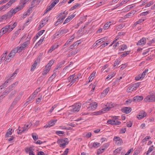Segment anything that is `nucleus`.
<instances>
[{"label": "nucleus", "mask_w": 155, "mask_h": 155, "mask_svg": "<svg viewBox=\"0 0 155 155\" xmlns=\"http://www.w3.org/2000/svg\"><path fill=\"white\" fill-rule=\"evenodd\" d=\"M75 16L74 15H71L69 16L67 18H66L64 23V24L68 23Z\"/></svg>", "instance_id": "obj_20"}, {"label": "nucleus", "mask_w": 155, "mask_h": 155, "mask_svg": "<svg viewBox=\"0 0 155 155\" xmlns=\"http://www.w3.org/2000/svg\"><path fill=\"white\" fill-rule=\"evenodd\" d=\"M58 18V20L54 24L55 26H57L60 23L62 22V21H63L62 19H61L60 18Z\"/></svg>", "instance_id": "obj_40"}, {"label": "nucleus", "mask_w": 155, "mask_h": 155, "mask_svg": "<svg viewBox=\"0 0 155 155\" xmlns=\"http://www.w3.org/2000/svg\"><path fill=\"white\" fill-rule=\"evenodd\" d=\"M30 42L29 40H27L24 42L20 47H18L19 52L27 47L30 44Z\"/></svg>", "instance_id": "obj_10"}, {"label": "nucleus", "mask_w": 155, "mask_h": 155, "mask_svg": "<svg viewBox=\"0 0 155 155\" xmlns=\"http://www.w3.org/2000/svg\"><path fill=\"white\" fill-rule=\"evenodd\" d=\"M13 14L12 13V11L10 10V11L9 12H8L7 14L5 15H6L8 18H10L12 17Z\"/></svg>", "instance_id": "obj_43"}, {"label": "nucleus", "mask_w": 155, "mask_h": 155, "mask_svg": "<svg viewBox=\"0 0 155 155\" xmlns=\"http://www.w3.org/2000/svg\"><path fill=\"white\" fill-rule=\"evenodd\" d=\"M111 23L110 21H108L104 25L103 29L105 30L108 29L110 27L111 24H110Z\"/></svg>", "instance_id": "obj_26"}, {"label": "nucleus", "mask_w": 155, "mask_h": 155, "mask_svg": "<svg viewBox=\"0 0 155 155\" xmlns=\"http://www.w3.org/2000/svg\"><path fill=\"white\" fill-rule=\"evenodd\" d=\"M24 6L23 4H21L19 6H18V7L15 8L18 11H19L22 9L24 7Z\"/></svg>", "instance_id": "obj_44"}, {"label": "nucleus", "mask_w": 155, "mask_h": 155, "mask_svg": "<svg viewBox=\"0 0 155 155\" xmlns=\"http://www.w3.org/2000/svg\"><path fill=\"white\" fill-rule=\"evenodd\" d=\"M141 75L139 74L135 77V78L136 80L139 81L140 80H142L143 79L142 77H141Z\"/></svg>", "instance_id": "obj_53"}, {"label": "nucleus", "mask_w": 155, "mask_h": 155, "mask_svg": "<svg viewBox=\"0 0 155 155\" xmlns=\"http://www.w3.org/2000/svg\"><path fill=\"white\" fill-rule=\"evenodd\" d=\"M113 140L115 143L117 145H121L123 143L122 139L119 137L115 136Z\"/></svg>", "instance_id": "obj_7"}, {"label": "nucleus", "mask_w": 155, "mask_h": 155, "mask_svg": "<svg viewBox=\"0 0 155 155\" xmlns=\"http://www.w3.org/2000/svg\"><path fill=\"white\" fill-rule=\"evenodd\" d=\"M40 88H38L32 94V95H33L35 97L38 94V92L40 91L39 90Z\"/></svg>", "instance_id": "obj_49"}, {"label": "nucleus", "mask_w": 155, "mask_h": 155, "mask_svg": "<svg viewBox=\"0 0 155 155\" xmlns=\"http://www.w3.org/2000/svg\"><path fill=\"white\" fill-rule=\"evenodd\" d=\"M30 0H21V3L22 4H23L24 5Z\"/></svg>", "instance_id": "obj_59"}, {"label": "nucleus", "mask_w": 155, "mask_h": 155, "mask_svg": "<svg viewBox=\"0 0 155 155\" xmlns=\"http://www.w3.org/2000/svg\"><path fill=\"white\" fill-rule=\"evenodd\" d=\"M146 43V39L143 38L140 40L137 43V45L139 46H143Z\"/></svg>", "instance_id": "obj_11"}, {"label": "nucleus", "mask_w": 155, "mask_h": 155, "mask_svg": "<svg viewBox=\"0 0 155 155\" xmlns=\"http://www.w3.org/2000/svg\"><path fill=\"white\" fill-rule=\"evenodd\" d=\"M81 106V103H77L70 107V113L71 114L76 113L80 110Z\"/></svg>", "instance_id": "obj_1"}, {"label": "nucleus", "mask_w": 155, "mask_h": 155, "mask_svg": "<svg viewBox=\"0 0 155 155\" xmlns=\"http://www.w3.org/2000/svg\"><path fill=\"white\" fill-rule=\"evenodd\" d=\"M22 92H21L19 93L17 97L15 99V100L13 102L12 104L15 105L16 103L20 100L22 95Z\"/></svg>", "instance_id": "obj_14"}, {"label": "nucleus", "mask_w": 155, "mask_h": 155, "mask_svg": "<svg viewBox=\"0 0 155 155\" xmlns=\"http://www.w3.org/2000/svg\"><path fill=\"white\" fill-rule=\"evenodd\" d=\"M116 74V73L115 72H113L111 73V74L109 75L107 77L106 79L108 80L111 78L112 77H114Z\"/></svg>", "instance_id": "obj_34"}, {"label": "nucleus", "mask_w": 155, "mask_h": 155, "mask_svg": "<svg viewBox=\"0 0 155 155\" xmlns=\"http://www.w3.org/2000/svg\"><path fill=\"white\" fill-rule=\"evenodd\" d=\"M106 107L104 108L106 112L109 111L110 109L114 107V104L112 103H107L106 105Z\"/></svg>", "instance_id": "obj_9"}, {"label": "nucleus", "mask_w": 155, "mask_h": 155, "mask_svg": "<svg viewBox=\"0 0 155 155\" xmlns=\"http://www.w3.org/2000/svg\"><path fill=\"white\" fill-rule=\"evenodd\" d=\"M54 60H52L50 61L49 63L46 66L48 67V68H50V69L51 68V66L52 65L54 62Z\"/></svg>", "instance_id": "obj_37"}, {"label": "nucleus", "mask_w": 155, "mask_h": 155, "mask_svg": "<svg viewBox=\"0 0 155 155\" xmlns=\"http://www.w3.org/2000/svg\"><path fill=\"white\" fill-rule=\"evenodd\" d=\"M154 3V2L153 1H150L146 5V6L150 7V6L153 5Z\"/></svg>", "instance_id": "obj_60"}, {"label": "nucleus", "mask_w": 155, "mask_h": 155, "mask_svg": "<svg viewBox=\"0 0 155 155\" xmlns=\"http://www.w3.org/2000/svg\"><path fill=\"white\" fill-rule=\"evenodd\" d=\"M32 136L33 138V139L36 140L38 139V136L34 135V134H32Z\"/></svg>", "instance_id": "obj_63"}, {"label": "nucleus", "mask_w": 155, "mask_h": 155, "mask_svg": "<svg viewBox=\"0 0 155 155\" xmlns=\"http://www.w3.org/2000/svg\"><path fill=\"white\" fill-rule=\"evenodd\" d=\"M75 77V74H74L70 75V77H69L68 78V80L69 81V82L73 80V79Z\"/></svg>", "instance_id": "obj_48"}, {"label": "nucleus", "mask_w": 155, "mask_h": 155, "mask_svg": "<svg viewBox=\"0 0 155 155\" xmlns=\"http://www.w3.org/2000/svg\"><path fill=\"white\" fill-rule=\"evenodd\" d=\"M59 0H54V2L49 6L48 7L45 12L44 14H46L48 12L51 10L58 2Z\"/></svg>", "instance_id": "obj_6"}, {"label": "nucleus", "mask_w": 155, "mask_h": 155, "mask_svg": "<svg viewBox=\"0 0 155 155\" xmlns=\"http://www.w3.org/2000/svg\"><path fill=\"white\" fill-rule=\"evenodd\" d=\"M30 127L31 125L29 126L28 124H25L22 128V131H27Z\"/></svg>", "instance_id": "obj_36"}, {"label": "nucleus", "mask_w": 155, "mask_h": 155, "mask_svg": "<svg viewBox=\"0 0 155 155\" xmlns=\"http://www.w3.org/2000/svg\"><path fill=\"white\" fill-rule=\"evenodd\" d=\"M120 48L119 49V51L120 52H121L127 48V46L125 45H123L120 46Z\"/></svg>", "instance_id": "obj_29"}, {"label": "nucleus", "mask_w": 155, "mask_h": 155, "mask_svg": "<svg viewBox=\"0 0 155 155\" xmlns=\"http://www.w3.org/2000/svg\"><path fill=\"white\" fill-rule=\"evenodd\" d=\"M41 0H33L31 2L32 6H35V5L38 4L41 2Z\"/></svg>", "instance_id": "obj_28"}, {"label": "nucleus", "mask_w": 155, "mask_h": 155, "mask_svg": "<svg viewBox=\"0 0 155 155\" xmlns=\"http://www.w3.org/2000/svg\"><path fill=\"white\" fill-rule=\"evenodd\" d=\"M18 82H15L13 84L9 86L8 87L10 91H12L13 90L15 86L18 84Z\"/></svg>", "instance_id": "obj_30"}, {"label": "nucleus", "mask_w": 155, "mask_h": 155, "mask_svg": "<svg viewBox=\"0 0 155 155\" xmlns=\"http://www.w3.org/2000/svg\"><path fill=\"white\" fill-rule=\"evenodd\" d=\"M8 80L9 79H8L5 81V82L2 85L4 86L5 87H6L7 86L8 84Z\"/></svg>", "instance_id": "obj_62"}, {"label": "nucleus", "mask_w": 155, "mask_h": 155, "mask_svg": "<svg viewBox=\"0 0 155 155\" xmlns=\"http://www.w3.org/2000/svg\"><path fill=\"white\" fill-rule=\"evenodd\" d=\"M88 111H94L95 110L97 107V103L95 102H92L88 104Z\"/></svg>", "instance_id": "obj_4"}, {"label": "nucleus", "mask_w": 155, "mask_h": 155, "mask_svg": "<svg viewBox=\"0 0 155 155\" xmlns=\"http://www.w3.org/2000/svg\"><path fill=\"white\" fill-rule=\"evenodd\" d=\"M40 61V58H38L37 60L35 61L34 63L32 64L31 68V71H33L36 68L37 65V63Z\"/></svg>", "instance_id": "obj_12"}, {"label": "nucleus", "mask_w": 155, "mask_h": 155, "mask_svg": "<svg viewBox=\"0 0 155 155\" xmlns=\"http://www.w3.org/2000/svg\"><path fill=\"white\" fill-rule=\"evenodd\" d=\"M154 149V147L153 145H152L151 147H150L149 148L148 150L147 151V155H148V154L150 153L151 151H152Z\"/></svg>", "instance_id": "obj_38"}, {"label": "nucleus", "mask_w": 155, "mask_h": 155, "mask_svg": "<svg viewBox=\"0 0 155 155\" xmlns=\"http://www.w3.org/2000/svg\"><path fill=\"white\" fill-rule=\"evenodd\" d=\"M56 134L60 136H62V135L64 134V132L61 131H57L56 132Z\"/></svg>", "instance_id": "obj_51"}, {"label": "nucleus", "mask_w": 155, "mask_h": 155, "mask_svg": "<svg viewBox=\"0 0 155 155\" xmlns=\"http://www.w3.org/2000/svg\"><path fill=\"white\" fill-rule=\"evenodd\" d=\"M79 80V78L78 76H77L76 77H74L73 79V80L70 83V84H71V85L73 84H74L75 82H77Z\"/></svg>", "instance_id": "obj_33"}, {"label": "nucleus", "mask_w": 155, "mask_h": 155, "mask_svg": "<svg viewBox=\"0 0 155 155\" xmlns=\"http://www.w3.org/2000/svg\"><path fill=\"white\" fill-rule=\"evenodd\" d=\"M140 85V84L139 83H137L133 84L131 85L133 87L135 91L136 89L138 88Z\"/></svg>", "instance_id": "obj_35"}, {"label": "nucleus", "mask_w": 155, "mask_h": 155, "mask_svg": "<svg viewBox=\"0 0 155 155\" xmlns=\"http://www.w3.org/2000/svg\"><path fill=\"white\" fill-rule=\"evenodd\" d=\"M68 31V29H62L60 30L59 31V33L60 34L62 35L63 34L66 33Z\"/></svg>", "instance_id": "obj_42"}, {"label": "nucleus", "mask_w": 155, "mask_h": 155, "mask_svg": "<svg viewBox=\"0 0 155 155\" xmlns=\"http://www.w3.org/2000/svg\"><path fill=\"white\" fill-rule=\"evenodd\" d=\"M96 74V72L94 71L91 74L89 78V82L91 81L94 78L95 75Z\"/></svg>", "instance_id": "obj_27"}, {"label": "nucleus", "mask_w": 155, "mask_h": 155, "mask_svg": "<svg viewBox=\"0 0 155 155\" xmlns=\"http://www.w3.org/2000/svg\"><path fill=\"white\" fill-rule=\"evenodd\" d=\"M122 111L126 114H128L131 111V109L130 107H124L123 108Z\"/></svg>", "instance_id": "obj_19"}, {"label": "nucleus", "mask_w": 155, "mask_h": 155, "mask_svg": "<svg viewBox=\"0 0 155 155\" xmlns=\"http://www.w3.org/2000/svg\"><path fill=\"white\" fill-rule=\"evenodd\" d=\"M10 6V5H9V4H8V3L5 5L2 6L1 7V8H2V10L3 9H4V10H5L6 9H7V8H8Z\"/></svg>", "instance_id": "obj_47"}, {"label": "nucleus", "mask_w": 155, "mask_h": 155, "mask_svg": "<svg viewBox=\"0 0 155 155\" xmlns=\"http://www.w3.org/2000/svg\"><path fill=\"white\" fill-rule=\"evenodd\" d=\"M105 150V149L101 147L97 151V154H100L104 152Z\"/></svg>", "instance_id": "obj_41"}, {"label": "nucleus", "mask_w": 155, "mask_h": 155, "mask_svg": "<svg viewBox=\"0 0 155 155\" xmlns=\"http://www.w3.org/2000/svg\"><path fill=\"white\" fill-rule=\"evenodd\" d=\"M148 69H146L143 71L142 74L141 75V77H142V78L143 79L145 76L146 75L148 71Z\"/></svg>", "instance_id": "obj_39"}, {"label": "nucleus", "mask_w": 155, "mask_h": 155, "mask_svg": "<svg viewBox=\"0 0 155 155\" xmlns=\"http://www.w3.org/2000/svg\"><path fill=\"white\" fill-rule=\"evenodd\" d=\"M11 25H6L5 27L2 28L0 31V37L8 31L9 32L11 31L12 30H11Z\"/></svg>", "instance_id": "obj_3"}, {"label": "nucleus", "mask_w": 155, "mask_h": 155, "mask_svg": "<svg viewBox=\"0 0 155 155\" xmlns=\"http://www.w3.org/2000/svg\"><path fill=\"white\" fill-rule=\"evenodd\" d=\"M144 101L146 102L155 101V96L153 95H148L144 98Z\"/></svg>", "instance_id": "obj_5"}, {"label": "nucleus", "mask_w": 155, "mask_h": 155, "mask_svg": "<svg viewBox=\"0 0 155 155\" xmlns=\"http://www.w3.org/2000/svg\"><path fill=\"white\" fill-rule=\"evenodd\" d=\"M66 16V14L64 13H61L59 14L58 15V17L57 18H60L61 19H62L63 21L64 19L65 18Z\"/></svg>", "instance_id": "obj_22"}, {"label": "nucleus", "mask_w": 155, "mask_h": 155, "mask_svg": "<svg viewBox=\"0 0 155 155\" xmlns=\"http://www.w3.org/2000/svg\"><path fill=\"white\" fill-rule=\"evenodd\" d=\"M93 145L94 147L97 148L100 146L101 144L98 142H94L93 143Z\"/></svg>", "instance_id": "obj_50"}, {"label": "nucleus", "mask_w": 155, "mask_h": 155, "mask_svg": "<svg viewBox=\"0 0 155 155\" xmlns=\"http://www.w3.org/2000/svg\"><path fill=\"white\" fill-rule=\"evenodd\" d=\"M114 125H120L121 123L120 121L117 120H114Z\"/></svg>", "instance_id": "obj_54"}, {"label": "nucleus", "mask_w": 155, "mask_h": 155, "mask_svg": "<svg viewBox=\"0 0 155 155\" xmlns=\"http://www.w3.org/2000/svg\"><path fill=\"white\" fill-rule=\"evenodd\" d=\"M151 138L150 136H147L143 139L141 142V143L142 144V145H144L146 143V142L150 139Z\"/></svg>", "instance_id": "obj_21"}, {"label": "nucleus", "mask_w": 155, "mask_h": 155, "mask_svg": "<svg viewBox=\"0 0 155 155\" xmlns=\"http://www.w3.org/2000/svg\"><path fill=\"white\" fill-rule=\"evenodd\" d=\"M51 69L50 68H48V67L46 66L45 68V70L43 71L42 74L43 75H45Z\"/></svg>", "instance_id": "obj_32"}, {"label": "nucleus", "mask_w": 155, "mask_h": 155, "mask_svg": "<svg viewBox=\"0 0 155 155\" xmlns=\"http://www.w3.org/2000/svg\"><path fill=\"white\" fill-rule=\"evenodd\" d=\"M11 25V29L12 30H13V29L17 25V23L16 22H15L13 25Z\"/></svg>", "instance_id": "obj_58"}, {"label": "nucleus", "mask_w": 155, "mask_h": 155, "mask_svg": "<svg viewBox=\"0 0 155 155\" xmlns=\"http://www.w3.org/2000/svg\"><path fill=\"white\" fill-rule=\"evenodd\" d=\"M7 52H5V53L3 54L2 55V58L1 59V60H5V57L7 56Z\"/></svg>", "instance_id": "obj_56"}, {"label": "nucleus", "mask_w": 155, "mask_h": 155, "mask_svg": "<svg viewBox=\"0 0 155 155\" xmlns=\"http://www.w3.org/2000/svg\"><path fill=\"white\" fill-rule=\"evenodd\" d=\"M143 99V97L141 96H137L134 97L133 98V101L136 102H139Z\"/></svg>", "instance_id": "obj_15"}, {"label": "nucleus", "mask_w": 155, "mask_h": 155, "mask_svg": "<svg viewBox=\"0 0 155 155\" xmlns=\"http://www.w3.org/2000/svg\"><path fill=\"white\" fill-rule=\"evenodd\" d=\"M106 112L105 111V110H104V108H103V109L99 111L93 112V114L94 115L97 116L101 115L102 114H104Z\"/></svg>", "instance_id": "obj_16"}, {"label": "nucleus", "mask_w": 155, "mask_h": 155, "mask_svg": "<svg viewBox=\"0 0 155 155\" xmlns=\"http://www.w3.org/2000/svg\"><path fill=\"white\" fill-rule=\"evenodd\" d=\"M17 73L16 72V71H15L12 74H10L8 76V78H9L8 79L9 80L11 79L12 78V77H13L14 78L15 77L16 75L17 74Z\"/></svg>", "instance_id": "obj_45"}, {"label": "nucleus", "mask_w": 155, "mask_h": 155, "mask_svg": "<svg viewBox=\"0 0 155 155\" xmlns=\"http://www.w3.org/2000/svg\"><path fill=\"white\" fill-rule=\"evenodd\" d=\"M19 51L18 49V47L12 50L9 54V57L12 58L14 56L15 54L17 53Z\"/></svg>", "instance_id": "obj_8"}, {"label": "nucleus", "mask_w": 155, "mask_h": 155, "mask_svg": "<svg viewBox=\"0 0 155 155\" xmlns=\"http://www.w3.org/2000/svg\"><path fill=\"white\" fill-rule=\"evenodd\" d=\"M135 91L132 85L128 87L127 88V91L128 93L131 92Z\"/></svg>", "instance_id": "obj_31"}, {"label": "nucleus", "mask_w": 155, "mask_h": 155, "mask_svg": "<svg viewBox=\"0 0 155 155\" xmlns=\"http://www.w3.org/2000/svg\"><path fill=\"white\" fill-rule=\"evenodd\" d=\"M114 119L109 120L107 121V123L109 124L114 125Z\"/></svg>", "instance_id": "obj_57"}, {"label": "nucleus", "mask_w": 155, "mask_h": 155, "mask_svg": "<svg viewBox=\"0 0 155 155\" xmlns=\"http://www.w3.org/2000/svg\"><path fill=\"white\" fill-rule=\"evenodd\" d=\"M147 115L146 113L143 111L139 113L137 116V117L139 119H141L144 117H146Z\"/></svg>", "instance_id": "obj_13"}, {"label": "nucleus", "mask_w": 155, "mask_h": 155, "mask_svg": "<svg viewBox=\"0 0 155 155\" xmlns=\"http://www.w3.org/2000/svg\"><path fill=\"white\" fill-rule=\"evenodd\" d=\"M129 51H127L125 52L123 54L121 55L120 56V57L121 58L122 57H124L125 56H126L127 55L129 54Z\"/></svg>", "instance_id": "obj_55"}, {"label": "nucleus", "mask_w": 155, "mask_h": 155, "mask_svg": "<svg viewBox=\"0 0 155 155\" xmlns=\"http://www.w3.org/2000/svg\"><path fill=\"white\" fill-rule=\"evenodd\" d=\"M57 120H53L50 121L48 123L50 127L53 126L55 124V123L56 122Z\"/></svg>", "instance_id": "obj_52"}, {"label": "nucleus", "mask_w": 155, "mask_h": 155, "mask_svg": "<svg viewBox=\"0 0 155 155\" xmlns=\"http://www.w3.org/2000/svg\"><path fill=\"white\" fill-rule=\"evenodd\" d=\"M103 43L101 41V39H99L97 40L96 42V44L97 45H98L101 44V43Z\"/></svg>", "instance_id": "obj_64"}, {"label": "nucleus", "mask_w": 155, "mask_h": 155, "mask_svg": "<svg viewBox=\"0 0 155 155\" xmlns=\"http://www.w3.org/2000/svg\"><path fill=\"white\" fill-rule=\"evenodd\" d=\"M95 88V86L92 84H90L89 86L88 90L90 91V94H91L93 93Z\"/></svg>", "instance_id": "obj_17"}, {"label": "nucleus", "mask_w": 155, "mask_h": 155, "mask_svg": "<svg viewBox=\"0 0 155 155\" xmlns=\"http://www.w3.org/2000/svg\"><path fill=\"white\" fill-rule=\"evenodd\" d=\"M57 143L59 144L60 147L64 148L66 145L69 143L68 139L67 138H64V139H61L58 140Z\"/></svg>", "instance_id": "obj_2"}, {"label": "nucleus", "mask_w": 155, "mask_h": 155, "mask_svg": "<svg viewBox=\"0 0 155 155\" xmlns=\"http://www.w3.org/2000/svg\"><path fill=\"white\" fill-rule=\"evenodd\" d=\"M132 125V123L130 121H129V122H127V126L128 127H131Z\"/></svg>", "instance_id": "obj_61"}, {"label": "nucleus", "mask_w": 155, "mask_h": 155, "mask_svg": "<svg viewBox=\"0 0 155 155\" xmlns=\"http://www.w3.org/2000/svg\"><path fill=\"white\" fill-rule=\"evenodd\" d=\"M21 29H18L17 31H16L15 33L13 34L11 39L12 40H14L15 38L19 34L20 32Z\"/></svg>", "instance_id": "obj_24"}, {"label": "nucleus", "mask_w": 155, "mask_h": 155, "mask_svg": "<svg viewBox=\"0 0 155 155\" xmlns=\"http://www.w3.org/2000/svg\"><path fill=\"white\" fill-rule=\"evenodd\" d=\"M12 134V129H9L6 133L5 137H8L10 136Z\"/></svg>", "instance_id": "obj_25"}, {"label": "nucleus", "mask_w": 155, "mask_h": 155, "mask_svg": "<svg viewBox=\"0 0 155 155\" xmlns=\"http://www.w3.org/2000/svg\"><path fill=\"white\" fill-rule=\"evenodd\" d=\"M121 149L122 148L121 147L117 148L114 150V153L115 154H116L118 153H120Z\"/></svg>", "instance_id": "obj_46"}, {"label": "nucleus", "mask_w": 155, "mask_h": 155, "mask_svg": "<svg viewBox=\"0 0 155 155\" xmlns=\"http://www.w3.org/2000/svg\"><path fill=\"white\" fill-rule=\"evenodd\" d=\"M25 151L26 153L29 152V154H32L33 153V151L32 150V148L31 147H27L25 149Z\"/></svg>", "instance_id": "obj_23"}, {"label": "nucleus", "mask_w": 155, "mask_h": 155, "mask_svg": "<svg viewBox=\"0 0 155 155\" xmlns=\"http://www.w3.org/2000/svg\"><path fill=\"white\" fill-rule=\"evenodd\" d=\"M109 91V88H106L101 93V97H104L107 94Z\"/></svg>", "instance_id": "obj_18"}]
</instances>
